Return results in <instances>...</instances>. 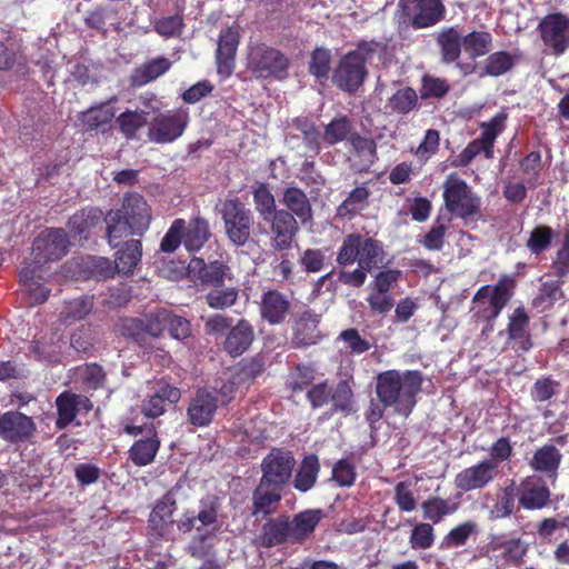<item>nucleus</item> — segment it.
Masks as SVG:
<instances>
[{
	"label": "nucleus",
	"mask_w": 569,
	"mask_h": 569,
	"mask_svg": "<svg viewBox=\"0 0 569 569\" xmlns=\"http://www.w3.org/2000/svg\"><path fill=\"white\" fill-rule=\"evenodd\" d=\"M109 244L119 246L120 239L128 236H142L150 226L151 213L147 201L138 193L123 198L122 207L110 210L104 218Z\"/></svg>",
	"instance_id": "f257e3e1"
},
{
	"label": "nucleus",
	"mask_w": 569,
	"mask_h": 569,
	"mask_svg": "<svg viewBox=\"0 0 569 569\" xmlns=\"http://www.w3.org/2000/svg\"><path fill=\"white\" fill-rule=\"evenodd\" d=\"M422 378L418 371L399 372L388 370L377 378L376 393L385 407L408 417L416 405V395L421 389Z\"/></svg>",
	"instance_id": "f03ea898"
},
{
	"label": "nucleus",
	"mask_w": 569,
	"mask_h": 569,
	"mask_svg": "<svg viewBox=\"0 0 569 569\" xmlns=\"http://www.w3.org/2000/svg\"><path fill=\"white\" fill-rule=\"evenodd\" d=\"M210 237V226L203 217L194 216L188 222L178 218L172 221L163 236L160 250L164 253H172L183 244L189 252H198Z\"/></svg>",
	"instance_id": "7ed1b4c3"
},
{
	"label": "nucleus",
	"mask_w": 569,
	"mask_h": 569,
	"mask_svg": "<svg viewBox=\"0 0 569 569\" xmlns=\"http://www.w3.org/2000/svg\"><path fill=\"white\" fill-rule=\"evenodd\" d=\"M189 122L186 108L158 113L149 122L148 138L154 143H169L182 136Z\"/></svg>",
	"instance_id": "20e7f679"
},
{
	"label": "nucleus",
	"mask_w": 569,
	"mask_h": 569,
	"mask_svg": "<svg viewBox=\"0 0 569 569\" xmlns=\"http://www.w3.org/2000/svg\"><path fill=\"white\" fill-rule=\"evenodd\" d=\"M220 503L217 497L207 496L200 500L199 510L186 511L178 520L177 528L182 533H188L191 530L202 532L206 530L208 533H216L219 530L218 512Z\"/></svg>",
	"instance_id": "39448f33"
},
{
	"label": "nucleus",
	"mask_w": 569,
	"mask_h": 569,
	"mask_svg": "<svg viewBox=\"0 0 569 569\" xmlns=\"http://www.w3.org/2000/svg\"><path fill=\"white\" fill-rule=\"evenodd\" d=\"M222 220L228 239L237 247L243 246L250 237L252 216L238 199H229L222 206Z\"/></svg>",
	"instance_id": "423d86ee"
},
{
	"label": "nucleus",
	"mask_w": 569,
	"mask_h": 569,
	"mask_svg": "<svg viewBox=\"0 0 569 569\" xmlns=\"http://www.w3.org/2000/svg\"><path fill=\"white\" fill-rule=\"evenodd\" d=\"M69 240L63 229H47L34 240L33 261L28 267L41 270L43 263L61 259L67 254Z\"/></svg>",
	"instance_id": "0eeeda50"
},
{
	"label": "nucleus",
	"mask_w": 569,
	"mask_h": 569,
	"mask_svg": "<svg viewBox=\"0 0 569 569\" xmlns=\"http://www.w3.org/2000/svg\"><path fill=\"white\" fill-rule=\"evenodd\" d=\"M124 431L130 436L146 435L144 439L137 440L129 450V456L136 466L150 465L159 450L160 441L157 438L152 423L133 425L128 423Z\"/></svg>",
	"instance_id": "6e6552de"
},
{
	"label": "nucleus",
	"mask_w": 569,
	"mask_h": 569,
	"mask_svg": "<svg viewBox=\"0 0 569 569\" xmlns=\"http://www.w3.org/2000/svg\"><path fill=\"white\" fill-rule=\"evenodd\" d=\"M385 46L376 41H361L340 60L339 71H366V67L379 68Z\"/></svg>",
	"instance_id": "1a4fd4ad"
},
{
	"label": "nucleus",
	"mask_w": 569,
	"mask_h": 569,
	"mask_svg": "<svg viewBox=\"0 0 569 569\" xmlns=\"http://www.w3.org/2000/svg\"><path fill=\"white\" fill-rule=\"evenodd\" d=\"M295 466V459L288 451L273 449L262 460L261 481L281 487L289 480Z\"/></svg>",
	"instance_id": "9d476101"
},
{
	"label": "nucleus",
	"mask_w": 569,
	"mask_h": 569,
	"mask_svg": "<svg viewBox=\"0 0 569 569\" xmlns=\"http://www.w3.org/2000/svg\"><path fill=\"white\" fill-rule=\"evenodd\" d=\"M263 223L269 226L272 234L271 246L277 250L288 249L299 231L298 220L284 209L273 212Z\"/></svg>",
	"instance_id": "9b49d317"
},
{
	"label": "nucleus",
	"mask_w": 569,
	"mask_h": 569,
	"mask_svg": "<svg viewBox=\"0 0 569 569\" xmlns=\"http://www.w3.org/2000/svg\"><path fill=\"white\" fill-rule=\"evenodd\" d=\"M217 408L218 399L214 391L199 389L188 406V421L196 427H206L212 421Z\"/></svg>",
	"instance_id": "f8f14e48"
},
{
	"label": "nucleus",
	"mask_w": 569,
	"mask_h": 569,
	"mask_svg": "<svg viewBox=\"0 0 569 569\" xmlns=\"http://www.w3.org/2000/svg\"><path fill=\"white\" fill-rule=\"evenodd\" d=\"M180 398L181 392L178 388L164 381H159L156 383L152 392L142 402V413L150 419L158 418L164 413L167 405L177 403Z\"/></svg>",
	"instance_id": "ddd939ff"
},
{
	"label": "nucleus",
	"mask_w": 569,
	"mask_h": 569,
	"mask_svg": "<svg viewBox=\"0 0 569 569\" xmlns=\"http://www.w3.org/2000/svg\"><path fill=\"white\" fill-rule=\"evenodd\" d=\"M177 509L174 490L164 495L153 507L149 517V527L154 535L169 538L173 530L172 516Z\"/></svg>",
	"instance_id": "4468645a"
},
{
	"label": "nucleus",
	"mask_w": 569,
	"mask_h": 569,
	"mask_svg": "<svg viewBox=\"0 0 569 569\" xmlns=\"http://www.w3.org/2000/svg\"><path fill=\"white\" fill-rule=\"evenodd\" d=\"M188 273L191 278L214 287L222 286L226 279H231L228 266L220 261H212L207 264L201 258H193L190 260L188 264Z\"/></svg>",
	"instance_id": "2eb2a0df"
},
{
	"label": "nucleus",
	"mask_w": 569,
	"mask_h": 569,
	"mask_svg": "<svg viewBox=\"0 0 569 569\" xmlns=\"http://www.w3.org/2000/svg\"><path fill=\"white\" fill-rule=\"evenodd\" d=\"M443 6L440 0H411L406 9L407 16L416 28L436 24L442 17Z\"/></svg>",
	"instance_id": "dca6fc26"
},
{
	"label": "nucleus",
	"mask_w": 569,
	"mask_h": 569,
	"mask_svg": "<svg viewBox=\"0 0 569 569\" xmlns=\"http://www.w3.org/2000/svg\"><path fill=\"white\" fill-rule=\"evenodd\" d=\"M34 430L31 418L17 411L0 416V436L11 442L27 439Z\"/></svg>",
	"instance_id": "f3484780"
},
{
	"label": "nucleus",
	"mask_w": 569,
	"mask_h": 569,
	"mask_svg": "<svg viewBox=\"0 0 569 569\" xmlns=\"http://www.w3.org/2000/svg\"><path fill=\"white\" fill-rule=\"evenodd\" d=\"M290 310L288 297L277 290H269L263 293L260 303V313L263 320L270 325L284 322Z\"/></svg>",
	"instance_id": "a211bd4d"
},
{
	"label": "nucleus",
	"mask_w": 569,
	"mask_h": 569,
	"mask_svg": "<svg viewBox=\"0 0 569 569\" xmlns=\"http://www.w3.org/2000/svg\"><path fill=\"white\" fill-rule=\"evenodd\" d=\"M56 403L58 409L57 427L59 429L69 426L80 411H89L92 407L88 398L70 392L61 393Z\"/></svg>",
	"instance_id": "6ab92c4d"
},
{
	"label": "nucleus",
	"mask_w": 569,
	"mask_h": 569,
	"mask_svg": "<svg viewBox=\"0 0 569 569\" xmlns=\"http://www.w3.org/2000/svg\"><path fill=\"white\" fill-rule=\"evenodd\" d=\"M323 517L321 509H307L289 519L291 543H301L308 539Z\"/></svg>",
	"instance_id": "aec40b11"
},
{
	"label": "nucleus",
	"mask_w": 569,
	"mask_h": 569,
	"mask_svg": "<svg viewBox=\"0 0 569 569\" xmlns=\"http://www.w3.org/2000/svg\"><path fill=\"white\" fill-rule=\"evenodd\" d=\"M253 71H284L289 67L288 58L279 50L268 47H258L250 53Z\"/></svg>",
	"instance_id": "412c9836"
},
{
	"label": "nucleus",
	"mask_w": 569,
	"mask_h": 569,
	"mask_svg": "<svg viewBox=\"0 0 569 569\" xmlns=\"http://www.w3.org/2000/svg\"><path fill=\"white\" fill-rule=\"evenodd\" d=\"M239 44V33L228 28L219 36L217 48V71H231L234 68V58Z\"/></svg>",
	"instance_id": "4be33fe9"
},
{
	"label": "nucleus",
	"mask_w": 569,
	"mask_h": 569,
	"mask_svg": "<svg viewBox=\"0 0 569 569\" xmlns=\"http://www.w3.org/2000/svg\"><path fill=\"white\" fill-rule=\"evenodd\" d=\"M282 203L301 223H308L312 219L311 203L307 194L297 187H289L283 191Z\"/></svg>",
	"instance_id": "5701e85b"
},
{
	"label": "nucleus",
	"mask_w": 569,
	"mask_h": 569,
	"mask_svg": "<svg viewBox=\"0 0 569 569\" xmlns=\"http://www.w3.org/2000/svg\"><path fill=\"white\" fill-rule=\"evenodd\" d=\"M319 316L311 312L305 311L297 319L293 328V341L297 346H311L316 345L321 335L318 329Z\"/></svg>",
	"instance_id": "b1692460"
},
{
	"label": "nucleus",
	"mask_w": 569,
	"mask_h": 569,
	"mask_svg": "<svg viewBox=\"0 0 569 569\" xmlns=\"http://www.w3.org/2000/svg\"><path fill=\"white\" fill-rule=\"evenodd\" d=\"M114 114L116 109L111 102L101 103L79 113L74 126L84 130H96L110 123Z\"/></svg>",
	"instance_id": "393cba45"
},
{
	"label": "nucleus",
	"mask_w": 569,
	"mask_h": 569,
	"mask_svg": "<svg viewBox=\"0 0 569 569\" xmlns=\"http://www.w3.org/2000/svg\"><path fill=\"white\" fill-rule=\"evenodd\" d=\"M287 542L291 543L288 517L271 519L263 525L259 537L260 546L270 548Z\"/></svg>",
	"instance_id": "a878e982"
},
{
	"label": "nucleus",
	"mask_w": 569,
	"mask_h": 569,
	"mask_svg": "<svg viewBox=\"0 0 569 569\" xmlns=\"http://www.w3.org/2000/svg\"><path fill=\"white\" fill-rule=\"evenodd\" d=\"M253 340V329L250 323L246 320H240L229 331L224 348L231 356L242 355L251 345Z\"/></svg>",
	"instance_id": "bb28decb"
},
{
	"label": "nucleus",
	"mask_w": 569,
	"mask_h": 569,
	"mask_svg": "<svg viewBox=\"0 0 569 569\" xmlns=\"http://www.w3.org/2000/svg\"><path fill=\"white\" fill-rule=\"evenodd\" d=\"M280 499L281 487L264 483L260 480L253 492V513L263 516L271 513Z\"/></svg>",
	"instance_id": "cd10ccee"
},
{
	"label": "nucleus",
	"mask_w": 569,
	"mask_h": 569,
	"mask_svg": "<svg viewBox=\"0 0 569 569\" xmlns=\"http://www.w3.org/2000/svg\"><path fill=\"white\" fill-rule=\"evenodd\" d=\"M93 308V298L81 296L67 301L60 311V320L64 325H72L84 319Z\"/></svg>",
	"instance_id": "c85d7f7f"
},
{
	"label": "nucleus",
	"mask_w": 569,
	"mask_h": 569,
	"mask_svg": "<svg viewBox=\"0 0 569 569\" xmlns=\"http://www.w3.org/2000/svg\"><path fill=\"white\" fill-rule=\"evenodd\" d=\"M41 279V270L36 269V267H24L20 271V280L34 303H42L49 297L50 291L42 287Z\"/></svg>",
	"instance_id": "c756f323"
},
{
	"label": "nucleus",
	"mask_w": 569,
	"mask_h": 569,
	"mask_svg": "<svg viewBox=\"0 0 569 569\" xmlns=\"http://www.w3.org/2000/svg\"><path fill=\"white\" fill-rule=\"evenodd\" d=\"M142 254L140 240H130L116 253V268L118 272L128 274L133 271Z\"/></svg>",
	"instance_id": "7c9ffc66"
},
{
	"label": "nucleus",
	"mask_w": 569,
	"mask_h": 569,
	"mask_svg": "<svg viewBox=\"0 0 569 569\" xmlns=\"http://www.w3.org/2000/svg\"><path fill=\"white\" fill-rule=\"evenodd\" d=\"M443 197L447 210L456 217H462V179L459 173L448 177Z\"/></svg>",
	"instance_id": "2f4dec72"
},
{
	"label": "nucleus",
	"mask_w": 569,
	"mask_h": 569,
	"mask_svg": "<svg viewBox=\"0 0 569 569\" xmlns=\"http://www.w3.org/2000/svg\"><path fill=\"white\" fill-rule=\"evenodd\" d=\"M349 151L360 158L359 170L369 168L375 160L376 143L373 140L361 137L356 131L347 142Z\"/></svg>",
	"instance_id": "473e14b6"
},
{
	"label": "nucleus",
	"mask_w": 569,
	"mask_h": 569,
	"mask_svg": "<svg viewBox=\"0 0 569 569\" xmlns=\"http://www.w3.org/2000/svg\"><path fill=\"white\" fill-rule=\"evenodd\" d=\"M393 500L402 512L416 510L418 506L417 482L411 480L398 482L395 487Z\"/></svg>",
	"instance_id": "72a5a7b5"
},
{
	"label": "nucleus",
	"mask_w": 569,
	"mask_h": 569,
	"mask_svg": "<svg viewBox=\"0 0 569 569\" xmlns=\"http://www.w3.org/2000/svg\"><path fill=\"white\" fill-rule=\"evenodd\" d=\"M101 217V211L98 209H88L82 210L78 213H74L69 219V228L73 236H79L80 239H87L89 230L94 228L99 222Z\"/></svg>",
	"instance_id": "f704fd0d"
},
{
	"label": "nucleus",
	"mask_w": 569,
	"mask_h": 569,
	"mask_svg": "<svg viewBox=\"0 0 569 569\" xmlns=\"http://www.w3.org/2000/svg\"><path fill=\"white\" fill-rule=\"evenodd\" d=\"M318 472V458L316 456L306 457L302 460L299 470L295 477V488L302 492L310 490L317 480Z\"/></svg>",
	"instance_id": "c9c22d12"
},
{
	"label": "nucleus",
	"mask_w": 569,
	"mask_h": 569,
	"mask_svg": "<svg viewBox=\"0 0 569 569\" xmlns=\"http://www.w3.org/2000/svg\"><path fill=\"white\" fill-rule=\"evenodd\" d=\"M353 132L351 121L347 117H339L326 126L322 138L325 142L332 146L341 141L348 142Z\"/></svg>",
	"instance_id": "e433bc0d"
},
{
	"label": "nucleus",
	"mask_w": 569,
	"mask_h": 569,
	"mask_svg": "<svg viewBox=\"0 0 569 569\" xmlns=\"http://www.w3.org/2000/svg\"><path fill=\"white\" fill-rule=\"evenodd\" d=\"M438 43L441 47L442 59L447 62L455 61L461 52V34L455 28L443 29L438 34Z\"/></svg>",
	"instance_id": "4c0bfd02"
},
{
	"label": "nucleus",
	"mask_w": 569,
	"mask_h": 569,
	"mask_svg": "<svg viewBox=\"0 0 569 569\" xmlns=\"http://www.w3.org/2000/svg\"><path fill=\"white\" fill-rule=\"evenodd\" d=\"M383 256L382 247L378 241L362 238L358 260L359 267L371 271L373 268L378 267L379 263H382Z\"/></svg>",
	"instance_id": "58836bf2"
},
{
	"label": "nucleus",
	"mask_w": 569,
	"mask_h": 569,
	"mask_svg": "<svg viewBox=\"0 0 569 569\" xmlns=\"http://www.w3.org/2000/svg\"><path fill=\"white\" fill-rule=\"evenodd\" d=\"M254 209L259 213L262 222L277 212L274 197L264 183L259 184L253 190Z\"/></svg>",
	"instance_id": "ea45409f"
},
{
	"label": "nucleus",
	"mask_w": 569,
	"mask_h": 569,
	"mask_svg": "<svg viewBox=\"0 0 569 569\" xmlns=\"http://www.w3.org/2000/svg\"><path fill=\"white\" fill-rule=\"evenodd\" d=\"M457 509L458 503L439 498L428 499L422 503L425 518L435 523L439 522L445 516L453 513Z\"/></svg>",
	"instance_id": "a19ab883"
},
{
	"label": "nucleus",
	"mask_w": 569,
	"mask_h": 569,
	"mask_svg": "<svg viewBox=\"0 0 569 569\" xmlns=\"http://www.w3.org/2000/svg\"><path fill=\"white\" fill-rule=\"evenodd\" d=\"M440 144V136L437 130L429 129L426 131L423 139L417 148H412L411 152L421 163L427 162L438 151Z\"/></svg>",
	"instance_id": "79ce46f5"
},
{
	"label": "nucleus",
	"mask_w": 569,
	"mask_h": 569,
	"mask_svg": "<svg viewBox=\"0 0 569 569\" xmlns=\"http://www.w3.org/2000/svg\"><path fill=\"white\" fill-rule=\"evenodd\" d=\"M118 122L121 132L126 136V138L134 139L138 137V130L143 128L147 123L146 112L137 110L126 111L119 116Z\"/></svg>",
	"instance_id": "37998d69"
},
{
	"label": "nucleus",
	"mask_w": 569,
	"mask_h": 569,
	"mask_svg": "<svg viewBox=\"0 0 569 569\" xmlns=\"http://www.w3.org/2000/svg\"><path fill=\"white\" fill-rule=\"evenodd\" d=\"M333 407L337 411L349 415L355 411V403L352 400V390L348 381L341 380L335 390H331L330 397Z\"/></svg>",
	"instance_id": "c03bdc74"
},
{
	"label": "nucleus",
	"mask_w": 569,
	"mask_h": 569,
	"mask_svg": "<svg viewBox=\"0 0 569 569\" xmlns=\"http://www.w3.org/2000/svg\"><path fill=\"white\" fill-rule=\"evenodd\" d=\"M237 298L238 290L234 287H216L206 296V301L210 308L220 310L233 306Z\"/></svg>",
	"instance_id": "a18cd8bd"
},
{
	"label": "nucleus",
	"mask_w": 569,
	"mask_h": 569,
	"mask_svg": "<svg viewBox=\"0 0 569 569\" xmlns=\"http://www.w3.org/2000/svg\"><path fill=\"white\" fill-rule=\"evenodd\" d=\"M362 237L349 234L345 238L337 257L339 264H351L359 260Z\"/></svg>",
	"instance_id": "49530a36"
},
{
	"label": "nucleus",
	"mask_w": 569,
	"mask_h": 569,
	"mask_svg": "<svg viewBox=\"0 0 569 569\" xmlns=\"http://www.w3.org/2000/svg\"><path fill=\"white\" fill-rule=\"evenodd\" d=\"M418 102V97L411 88H403L398 90L390 99L389 107L398 113L410 112Z\"/></svg>",
	"instance_id": "de8ad7c7"
},
{
	"label": "nucleus",
	"mask_w": 569,
	"mask_h": 569,
	"mask_svg": "<svg viewBox=\"0 0 569 569\" xmlns=\"http://www.w3.org/2000/svg\"><path fill=\"white\" fill-rule=\"evenodd\" d=\"M369 192L365 187L355 188L348 198L339 206L338 213L340 216L353 214L362 209Z\"/></svg>",
	"instance_id": "09e8293b"
},
{
	"label": "nucleus",
	"mask_w": 569,
	"mask_h": 569,
	"mask_svg": "<svg viewBox=\"0 0 569 569\" xmlns=\"http://www.w3.org/2000/svg\"><path fill=\"white\" fill-rule=\"evenodd\" d=\"M435 540L433 528L431 525L421 522L413 527L410 536L412 549H428Z\"/></svg>",
	"instance_id": "8fccbe9b"
},
{
	"label": "nucleus",
	"mask_w": 569,
	"mask_h": 569,
	"mask_svg": "<svg viewBox=\"0 0 569 569\" xmlns=\"http://www.w3.org/2000/svg\"><path fill=\"white\" fill-rule=\"evenodd\" d=\"M169 310L157 309L144 317L146 332L151 337H159L168 326Z\"/></svg>",
	"instance_id": "3c124183"
},
{
	"label": "nucleus",
	"mask_w": 569,
	"mask_h": 569,
	"mask_svg": "<svg viewBox=\"0 0 569 569\" xmlns=\"http://www.w3.org/2000/svg\"><path fill=\"white\" fill-rule=\"evenodd\" d=\"M332 478L339 486L349 487L355 482V467L346 459L338 461L332 469Z\"/></svg>",
	"instance_id": "603ef678"
},
{
	"label": "nucleus",
	"mask_w": 569,
	"mask_h": 569,
	"mask_svg": "<svg viewBox=\"0 0 569 569\" xmlns=\"http://www.w3.org/2000/svg\"><path fill=\"white\" fill-rule=\"evenodd\" d=\"M167 329L170 336L177 340H183L191 335L190 322L180 316L172 315L169 311Z\"/></svg>",
	"instance_id": "864d4df0"
},
{
	"label": "nucleus",
	"mask_w": 569,
	"mask_h": 569,
	"mask_svg": "<svg viewBox=\"0 0 569 569\" xmlns=\"http://www.w3.org/2000/svg\"><path fill=\"white\" fill-rule=\"evenodd\" d=\"M340 339L355 353H363L369 350L370 343L361 338L356 329H347L340 333Z\"/></svg>",
	"instance_id": "5fc2aeb1"
},
{
	"label": "nucleus",
	"mask_w": 569,
	"mask_h": 569,
	"mask_svg": "<svg viewBox=\"0 0 569 569\" xmlns=\"http://www.w3.org/2000/svg\"><path fill=\"white\" fill-rule=\"evenodd\" d=\"M366 73H332V82L340 89L353 92L363 82Z\"/></svg>",
	"instance_id": "6e6d98bb"
},
{
	"label": "nucleus",
	"mask_w": 569,
	"mask_h": 569,
	"mask_svg": "<svg viewBox=\"0 0 569 569\" xmlns=\"http://www.w3.org/2000/svg\"><path fill=\"white\" fill-rule=\"evenodd\" d=\"M325 253L319 249H308L300 258V262L307 272H319L325 266Z\"/></svg>",
	"instance_id": "4d7b16f0"
},
{
	"label": "nucleus",
	"mask_w": 569,
	"mask_h": 569,
	"mask_svg": "<svg viewBox=\"0 0 569 569\" xmlns=\"http://www.w3.org/2000/svg\"><path fill=\"white\" fill-rule=\"evenodd\" d=\"M367 301L371 310L381 315L389 312L393 307V300L388 293L378 291L373 288L372 291L369 293Z\"/></svg>",
	"instance_id": "13d9d810"
},
{
	"label": "nucleus",
	"mask_w": 569,
	"mask_h": 569,
	"mask_svg": "<svg viewBox=\"0 0 569 569\" xmlns=\"http://www.w3.org/2000/svg\"><path fill=\"white\" fill-rule=\"evenodd\" d=\"M181 28L182 18L179 16L166 17L156 23V31L167 38L178 36L181 32Z\"/></svg>",
	"instance_id": "bf43d9fd"
},
{
	"label": "nucleus",
	"mask_w": 569,
	"mask_h": 569,
	"mask_svg": "<svg viewBox=\"0 0 569 569\" xmlns=\"http://www.w3.org/2000/svg\"><path fill=\"white\" fill-rule=\"evenodd\" d=\"M121 332L123 336L132 338L137 342H141L147 335L144 319H126L122 323Z\"/></svg>",
	"instance_id": "052dcab7"
},
{
	"label": "nucleus",
	"mask_w": 569,
	"mask_h": 569,
	"mask_svg": "<svg viewBox=\"0 0 569 569\" xmlns=\"http://www.w3.org/2000/svg\"><path fill=\"white\" fill-rule=\"evenodd\" d=\"M224 379L222 380V385L219 387V393L221 395L223 401H229L233 393L243 385L246 381H239L234 377L237 376V368L230 370L224 373Z\"/></svg>",
	"instance_id": "680f3d73"
},
{
	"label": "nucleus",
	"mask_w": 569,
	"mask_h": 569,
	"mask_svg": "<svg viewBox=\"0 0 569 569\" xmlns=\"http://www.w3.org/2000/svg\"><path fill=\"white\" fill-rule=\"evenodd\" d=\"M74 473H76L77 480L82 486H88V485L97 482V480L99 479V476H100V470L97 466H94L92 463H79L74 468Z\"/></svg>",
	"instance_id": "e2e57ef3"
},
{
	"label": "nucleus",
	"mask_w": 569,
	"mask_h": 569,
	"mask_svg": "<svg viewBox=\"0 0 569 569\" xmlns=\"http://www.w3.org/2000/svg\"><path fill=\"white\" fill-rule=\"evenodd\" d=\"M399 277L400 271L398 270L381 271L376 276L372 282L373 289L389 295V291L398 281Z\"/></svg>",
	"instance_id": "0e129e2a"
},
{
	"label": "nucleus",
	"mask_w": 569,
	"mask_h": 569,
	"mask_svg": "<svg viewBox=\"0 0 569 569\" xmlns=\"http://www.w3.org/2000/svg\"><path fill=\"white\" fill-rule=\"evenodd\" d=\"M80 375L89 388L97 389L100 387L104 379V373L101 367L92 363L80 369Z\"/></svg>",
	"instance_id": "69168bd1"
},
{
	"label": "nucleus",
	"mask_w": 569,
	"mask_h": 569,
	"mask_svg": "<svg viewBox=\"0 0 569 569\" xmlns=\"http://www.w3.org/2000/svg\"><path fill=\"white\" fill-rule=\"evenodd\" d=\"M212 88L210 82L199 81L182 93V99L188 103H196L201 98L208 96L212 91Z\"/></svg>",
	"instance_id": "338daca9"
},
{
	"label": "nucleus",
	"mask_w": 569,
	"mask_h": 569,
	"mask_svg": "<svg viewBox=\"0 0 569 569\" xmlns=\"http://www.w3.org/2000/svg\"><path fill=\"white\" fill-rule=\"evenodd\" d=\"M331 397V389L328 385L322 382L313 386L308 391V399L310 400L313 408H320L328 402Z\"/></svg>",
	"instance_id": "774afa93"
}]
</instances>
